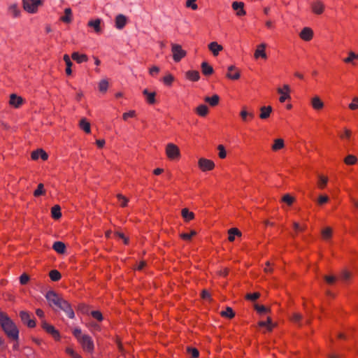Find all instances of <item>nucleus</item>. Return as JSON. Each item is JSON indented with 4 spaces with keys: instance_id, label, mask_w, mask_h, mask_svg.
Masks as SVG:
<instances>
[{
    "instance_id": "49",
    "label": "nucleus",
    "mask_w": 358,
    "mask_h": 358,
    "mask_svg": "<svg viewBox=\"0 0 358 358\" xmlns=\"http://www.w3.org/2000/svg\"><path fill=\"white\" fill-rule=\"evenodd\" d=\"M351 274L346 270H343L341 272L340 278L343 281H347L350 278Z\"/></svg>"
},
{
    "instance_id": "23",
    "label": "nucleus",
    "mask_w": 358,
    "mask_h": 358,
    "mask_svg": "<svg viewBox=\"0 0 358 358\" xmlns=\"http://www.w3.org/2000/svg\"><path fill=\"white\" fill-rule=\"evenodd\" d=\"M240 115L241 117V119L244 122H247L248 120V119H252L254 117V116H255L253 113L248 112L246 110V107L245 106L243 107V109H242V110L240 113Z\"/></svg>"
},
{
    "instance_id": "10",
    "label": "nucleus",
    "mask_w": 358,
    "mask_h": 358,
    "mask_svg": "<svg viewBox=\"0 0 358 358\" xmlns=\"http://www.w3.org/2000/svg\"><path fill=\"white\" fill-rule=\"evenodd\" d=\"M226 76L229 79L238 80L240 78L241 74L240 71L236 68L235 66L231 65L228 67V72Z\"/></svg>"
},
{
    "instance_id": "37",
    "label": "nucleus",
    "mask_w": 358,
    "mask_h": 358,
    "mask_svg": "<svg viewBox=\"0 0 358 358\" xmlns=\"http://www.w3.org/2000/svg\"><path fill=\"white\" fill-rule=\"evenodd\" d=\"M50 278L52 281H58L62 275L57 270H52L49 273Z\"/></svg>"
},
{
    "instance_id": "18",
    "label": "nucleus",
    "mask_w": 358,
    "mask_h": 358,
    "mask_svg": "<svg viewBox=\"0 0 358 358\" xmlns=\"http://www.w3.org/2000/svg\"><path fill=\"white\" fill-rule=\"evenodd\" d=\"M127 23V17L122 14H119L115 17V27L118 29H122Z\"/></svg>"
},
{
    "instance_id": "13",
    "label": "nucleus",
    "mask_w": 358,
    "mask_h": 358,
    "mask_svg": "<svg viewBox=\"0 0 358 358\" xmlns=\"http://www.w3.org/2000/svg\"><path fill=\"white\" fill-rule=\"evenodd\" d=\"M299 36L303 40L306 41H309L312 39L313 36V32L310 28L305 27L302 29V31L299 34Z\"/></svg>"
},
{
    "instance_id": "47",
    "label": "nucleus",
    "mask_w": 358,
    "mask_h": 358,
    "mask_svg": "<svg viewBox=\"0 0 358 358\" xmlns=\"http://www.w3.org/2000/svg\"><path fill=\"white\" fill-rule=\"evenodd\" d=\"M196 234V232L194 230H192L189 234L183 233V234H181L180 235V236L185 241H189L192 238V236H195Z\"/></svg>"
},
{
    "instance_id": "39",
    "label": "nucleus",
    "mask_w": 358,
    "mask_h": 358,
    "mask_svg": "<svg viewBox=\"0 0 358 358\" xmlns=\"http://www.w3.org/2000/svg\"><path fill=\"white\" fill-rule=\"evenodd\" d=\"M278 92L281 94V96L279 99V100L281 103L285 102V100L287 99H290L289 94L283 91V90L282 88H278Z\"/></svg>"
},
{
    "instance_id": "6",
    "label": "nucleus",
    "mask_w": 358,
    "mask_h": 358,
    "mask_svg": "<svg viewBox=\"0 0 358 358\" xmlns=\"http://www.w3.org/2000/svg\"><path fill=\"white\" fill-rule=\"evenodd\" d=\"M166 154L171 159H175L180 156V150L175 144L169 143L166 148Z\"/></svg>"
},
{
    "instance_id": "31",
    "label": "nucleus",
    "mask_w": 358,
    "mask_h": 358,
    "mask_svg": "<svg viewBox=\"0 0 358 358\" xmlns=\"http://www.w3.org/2000/svg\"><path fill=\"white\" fill-rule=\"evenodd\" d=\"M205 101L208 103L211 106H215L218 104L220 97L217 94H214L212 97L206 96L204 99Z\"/></svg>"
},
{
    "instance_id": "62",
    "label": "nucleus",
    "mask_w": 358,
    "mask_h": 358,
    "mask_svg": "<svg viewBox=\"0 0 358 358\" xmlns=\"http://www.w3.org/2000/svg\"><path fill=\"white\" fill-rule=\"evenodd\" d=\"M324 279L328 284H333L336 280V277L333 275H324Z\"/></svg>"
},
{
    "instance_id": "34",
    "label": "nucleus",
    "mask_w": 358,
    "mask_h": 358,
    "mask_svg": "<svg viewBox=\"0 0 358 358\" xmlns=\"http://www.w3.org/2000/svg\"><path fill=\"white\" fill-rule=\"evenodd\" d=\"M182 216L185 220V221L188 222L192 220L194 217V214L192 212L189 211L187 208H183L182 210Z\"/></svg>"
},
{
    "instance_id": "50",
    "label": "nucleus",
    "mask_w": 358,
    "mask_h": 358,
    "mask_svg": "<svg viewBox=\"0 0 358 358\" xmlns=\"http://www.w3.org/2000/svg\"><path fill=\"white\" fill-rule=\"evenodd\" d=\"M255 310L259 313H267L269 309L266 307H265L264 306H262V305H258V304H255Z\"/></svg>"
},
{
    "instance_id": "32",
    "label": "nucleus",
    "mask_w": 358,
    "mask_h": 358,
    "mask_svg": "<svg viewBox=\"0 0 358 358\" xmlns=\"http://www.w3.org/2000/svg\"><path fill=\"white\" fill-rule=\"evenodd\" d=\"M51 214L52 217L55 219L58 220L62 217L61 213V208L59 205L54 206L51 209Z\"/></svg>"
},
{
    "instance_id": "8",
    "label": "nucleus",
    "mask_w": 358,
    "mask_h": 358,
    "mask_svg": "<svg viewBox=\"0 0 358 358\" xmlns=\"http://www.w3.org/2000/svg\"><path fill=\"white\" fill-rule=\"evenodd\" d=\"M198 164H199V168L203 171H210V170L213 169L215 167V164L212 160L207 159L205 158L199 159V160L198 162Z\"/></svg>"
},
{
    "instance_id": "28",
    "label": "nucleus",
    "mask_w": 358,
    "mask_h": 358,
    "mask_svg": "<svg viewBox=\"0 0 358 358\" xmlns=\"http://www.w3.org/2000/svg\"><path fill=\"white\" fill-rule=\"evenodd\" d=\"M186 78L192 81H198L200 78V75L197 71H188L186 72Z\"/></svg>"
},
{
    "instance_id": "57",
    "label": "nucleus",
    "mask_w": 358,
    "mask_h": 358,
    "mask_svg": "<svg viewBox=\"0 0 358 358\" xmlns=\"http://www.w3.org/2000/svg\"><path fill=\"white\" fill-rule=\"evenodd\" d=\"M349 108L351 110H356L358 108V97H355L352 102L349 104Z\"/></svg>"
},
{
    "instance_id": "30",
    "label": "nucleus",
    "mask_w": 358,
    "mask_h": 358,
    "mask_svg": "<svg viewBox=\"0 0 358 358\" xmlns=\"http://www.w3.org/2000/svg\"><path fill=\"white\" fill-rule=\"evenodd\" d=\"M229 237L228 239L230 242H232L235 239V236H241V232L237 228H231L228 231Z\"/></svg>"
},
{
    "instance_id": "9",
    "label": "nucleus",
    "mask_w": 358,
    "mask_h": 358,
    "mask_svg": "<svg viewBox=\"0 0 358 358\" xmlns=\"http://www.w3.org/2000/svg\"><path fill=\"white\" fill-rule=\"evenodd\" d=\"M42 328L48 334H51L55 338L58 339L59 338V334L55 327L47 323L45 321L42 322Z\"/></svg>"
},
{
    "instance_id": "21",
    "label": "nucleus",
    "mask_w": 358,
    "mask_h": 358,
    "mask_svg": "<svg viewBox=\"0 0 358 358\" xmlns=\"http://www.w3.org/2000/svg\"><path fill=\"white\" fill-rule=\"evenodd\" d=\"M101 20L100 19L90 20L88 22V26L93 28L96 33H101Z\"/></svg>"
},
{
    "instance_id": "33",
    "label": "nucleus",
    "mask_w": 358,
    "mask_h": 358,
    "mask_svg": "<svg viewBox=\"0 0 358 358\" xmlns=\"http://www.w3.org/2000/svg\"><path fill=\"white\" fill-rule=\"evenodd\" d=\"M80 127L81 129H83L85 132L89 134L90 133L91 131V129H90V124L89 122L87 121V120L85 118H83L80 121Z\"/></svg>"
},
{
    "instance_id": "20",
    "label": "nucleus",
    "mask_w": 358,
    "mask_h": 358,
    "mask_svg": "<svg viewBox=\"0 0 358 358\" xmlns=\"http://www.w3.org/2000/svg\"><path fill=\"white\" fill-rule=\"evenodd\" d=\"M311 105L315 110H320L324 107V103L317 96H315L312 99Z\"/></svg>"
},
{
    "instance_id": "45",
    "label": "nucleus",
    "mask_w": 358,
    "mask_h": 358,
    "mask_svg": "<svg viewBox=\"0 0 358 358\" xmlns=\"http://www.w3.org/2000/svg\"><path fill=\"white\" fill-rule=\"evenodd\" d=\"M332 230L330 227H326L322 231V236L324 239L327 240L331 236Z\"/></svg>"
},
{
    "instance_id": "17",
    "label": "nucleus",
    "mask_w": 358,
    "mask_h": 358,
    "mask_svg": "<svg viewBox=\"0 0 358 358\" xmlns=\"http://www.w3.org/2000/svg\"><path fill=\"white\" fill-rule=\"evenodd\" d=\"M208 49L214 56H217L223 50V47L217 42H211L208 44Z\"/></svg>"
},
{
    "instance_id": "59",
    "label": "nucleus",
    "mask_w": 358,
    "mask_h": 358,
    "mask_svg": "<svg viewBox=\"0 0 358 358\" xmlns=\"http://www.w3.org/2000/svg\"><path fill=\"white\" fill-rule=\"evenodd\" d=\"M117 199H119L120 201H121V206H125L128 202V199L124 196L123 195L120 194H118L117 195Z\"/></svg>"
},
{
    "instance_id": "40",
    "label": "nucleus",
    "mask_w": 358,
    "mask_h": 358,
    "mask_svg": "<svg viewBox=\"0 0 358 358\" xmlns=\"http://www.w3.org/2000/svg\"><path fill=\"white\" fill-rule=\"evenodd\" d=\"M220 314L222 316L229 317V318H232L235 315L234 312L233 311L232 308L230 307H227L226 308V310L222 311Z\"/></svg>"
},
{
    "instance_id": "43",
    "label": "nucleus",
    "mask_w": 358,
    "mask_h": 358,
    "mask_svg": "<svg viewBox=\"0 0 358 358\" xmlns=\"http://www.w3.org/2000/svg\"><path fill=\"white\" fill-rule=\"evenodd\" d=\"M108 87V83L106 80H102L99 84V91L101 92H106Z\"/></svg>"
},
{
    "instance_id": "55",
    "label": "nucleus",
    "mask_w": 358,
    "mask_h": 358,
    "mask_svg": "<svg viewBox=\"0 0 358 358\" xmlns=\"http://www.w3.org/2000/svg\"><path fill=\"white\" fill-rule=\"evenodd\" d=\"M64 312H65V313L66 314V315L69 317V318H73L74 316H75V314H74V312L73 310V309L71 308V306H69L67 308H64V310H62Z\"/></svg>"
},
{
    "instance_id": "48",
    "label": "nucleus",
    "mask_w": 358,
    "mask_h": 358,
    "mask_svg": "<svg viewBox=\"0 0 358 358\" xmlns=\"http://www.w3.org/2000/svg\"><path fill=\"white\" fill-rule=\"evenodd\" d=\"M282 201L287 203L289 206H291L294 201V198L287 194L283 196Z\"/></svg>"
},
{
    "instance_id": "2",
    "label": "nucleus",
    "mask_w": 358,
    "mask_h": 358,
    "mask_svg": "<svg viewBox=\"0 0 358 358\" xmlns=\"http://www.w3.org/2000/svg\"><path fill=\"white\" fill-rule=\"evenodd\" d=\"M171 52L173 53V59L176 62H180L187 55L185 50H182V46L178 44H171Z\"/></svg>"
},
{
    "instance_id": "53",
    "label": "nucleus",
    "mask_w": 358,
    "mask_h": 358,
    "mask_svg": "<svg viewBox=\"0 0 358 358\" xmlns=\"http://www.w3.org/2000/svg\"><path fill=\"white\" fill-rule=\"evenodd\" d=\"M91 315H92V316L94 318L96 319L99 321H102L103 320L102 314L99 310H93V311H92Z\"/></svg>"
},
{
    "instance_id": "51",
    "label": "nucleus",
    "mask_w": 358,
    "mask_h": 358,
    "mask_svg": "<svg viewBox=\"0 0 358 358\" xmlns=\"http://www.w3.org/2000/svg\"><path fill=\"white\" fill-rule=\"evenodd\" d=\"M9 11L13 15V17H17L20 13V11L18 10L17 6L15 4L11 5L9 7Z\"/></svg>"
},
{
    "instance_id": "29",
    "label": "nucleus",
    "mask_w": 358,
    "mask_h": 358,
    "mask_svg": "<svg viewBox=\"0 0 358 358\" xmlns=\"http://www.w3.org/2000/svg\"><path fill=\"white\" fill-rule=\"evenodd\" d=\"M196 113L201 117H205L208 113V108L206 105L201 104L196 109Z\"/></svg>"
},
{
    "instance_id": "63",
    "label": "nucleus",
    "mask_w": 358,
    "mask_h": 358,
    "mask_svg": "<svg viewBox=\"0 0 358 358\" xmlns=\"http://www.w3.org/2000/svg\"><path fill=\"white\" fill-rule=\"evenodd\" d=\"M29 280V277L26 273H23L20 277V282L22 285H25Z\"/></svg>"
},
{
    "instance_id": "35",
    "label": "nucleus",
    "mask_w": 358,
    "mask_h": 358,
    "mask_svg": "<svg viewBox=\"0 0 358 358\" xmlns=\"http://www.w3.org/2000/svg\"><path fill=\"white\" fill-rule=\"evenodd\" d=\"M284 141L282 138H278L274 141V144L272 145V150L277 151L284 147Z\"/></svg>"
},
{
    "instance_id": "4",
    "label": "nucleus",
    "mask_w": 358,
    "mask_h": 358,
    "mask_svg": "<svg viewBox=\"0 0 358 358\" xmlns=\"http://www.w3.org/2000/svg\"><path fill=\"white\" fill-rule=\"evenodd\" d=\"M82 345L83 350L87 352H92L94 350V343L91 337L88 335H83L78 341Z\"/></svg>"
},
{
    "instance_id": "27",
    "label": "nucleus",
    "mask_w": 358,
    "mask_h": 358,
    "mask_svg": "<svg viewBox=\"0 0 358 358\" xmlns=\"http://www.w3.org/2000/svg\"><path fill=\"white\" fill-rule=\"evenodd\" d=\"M52 248L59 254H64L65 252L66 246L63 242L57 241L54 243Z\"/></svg>"
},
{
    "instance_id": "36",
    "label": "nucleus",
    "mask_w": 358,
    "mask_h": 358,
    "mask_svg": "<svg viewBox=\"0 0 358 358\" xmlns=\"http://www.w3.org/2000/svg\"><path fill=\"white\" fill-rule=\"evenodd\" d=\"M318 182L317 185L320 189H324L325 186L327 184L328 178L327 177L323 176H318Z\"/></svg>"
},
{
    "instance_id": "64",
    "label": "nucleus",
    "mask_w": 358,
    "mask_h": 358,
    "mask_svg": "<svg viewBox=\"0 0 358 358\" xmlns=\"http://www.w3.org/2000/svg\"><path fill=\"white\" fill-rule=\"evenodd\" d=\"M69 306H70V304L68 303V301L62 299L57 308H59L61 310H64V308H67Z\"/></svg>"
},
{
    "instance_id": "11",
    "label": "nucleus",
    "mask_w": 358,
    "mask_h": 358,
    "mask_svg": "<svg viewBox=\"0 0 358 358\" xmlns=\"http://www.w3.org/2000/svg\"><path fill=\"white\" fill-rule=\"evenodd\" d=\"M311 8L314 13L320 15L324 11V5L321 1L317 0L311 3Z\"/></svg>"
},
{
    "instance_id": "24",
    "label": "nucleus",
    "mask_w": 358,
    "mask_h": 358,
    "mask_svg": "<svg viewBox=\"0 0 358 358\" xmlns=\"http://www.w3.org/2000/svg\"><path fill=\"white\" fill-rule=\"evenodd\" d=\"M201 71L205 76H210L213 73V67L208 62H203L201 65Z\"/></svg>"
},
{
    "instance_id": "25",
    "label": "nucleus",
    "mask_w": 358,
    "mask_h": 358,
    "mask_svg": "<svg viewBox=\"0 0 358 358\" xmlns=\"http://www.w3.org/2000/svg\"><path fill=\"white\" fill-rule=\"evenodd\" d=\"M143 94L148 103L153 104L155 103V92H150L147 89H145L143 91Z\"/></svg>"
},
{
    "instance_id": "5",
    "label": "nucleus",
    "mask_w": 358,
    "mask_h": 358,
    "mask_svg": "<svg viewBox=\"0 0 358 358\" xmlns=\"http://www.w3.org/2000/svg\"><path fill=\"white\" fill-rule=\"evenodd\" d=\"M45 298L48 300L49 305L52 307L53 306L58 307L60 301L62 300V297H60L55 292L52 290L47 292Z\"/></svg>"
},
{
    "instance_id": "22",
    "label": "nucleus",
    "mask_w": 358,
    "mask_h": 358,
    "mask_svg": "<svg viewBox=\"0 0 358 358\" xmlns=\"http://www.w3.org/2000/svg\"><path fill=\"white\" fill-rule=\"evenodd\" d=\"M71 57L73 60H75L76 62H78L79 64L87 61V56L86 55H85V54L80 55L77 52H74L72 54Z\"/></svg>"
},
{
    "instance_id": "60",
    "label": "nucleus",
    "mask_w": 358,
    "mask_h": 358,
    "mask_svg": "<svg viewBox=\"0 0 358 358\" xmlns=\"http://www.w3.org/2000/svg\"><path fill=\"white\" fill-rule=\"evenodd\" d=\"M136 115V112L134 110H130L127 113H124L122 115V118L124 120H127L129 117H133Z\"/></svg>"
},
{
    "instance_id": "7",
    "label": "nucleus",
    "mask_w": 358,
    "mask_h": 358,
    "mask_svg": "<svg viewBox=\"0 0 358 358\" xmlns=\"http://www.w3.org/2000/svg\"><path fill=\"white\" fill-rule=\"evenodd\" d=\"M20 317L22 322L27 325L29 328H33L36 326L34 320L31 319L30 313L27 311L22 310L20 312Z\"/></svg>"
},
{
    "instance_id": "42",
    "label": "nucleus",
    "mask_w": 358,
    "mask_h": 358,
    "mask_svg": "<svg viewBox=\"0 0 358 358\" xmlns=\"http://www.w3.org/2000/svg\"><path fill=\"white\" fill-rule=\"evenodd\" d=\"M353 59H358V55L351 51L349 52V56L343 59V62L345 63H352Z\"/></svg>"
},
{
    "instance_id": "61",
    "label": "nucleus",
    "mask_w": 358,
    "mask_h": 358,
    "mask_svg": "<svg viewBox=\"0 0 358 358\" xmlns=\"http://www.w3.org/2000/svg\"><path fill=\"white\" fill-rule=\"evenodd\" d=\"M329 201V197L326 195H320L317 199V203L320 205H322Z\"/></svg>"
},
{
    "instance_id": "56",
    "label": "nucleus",
    "mask_w": 358,
    "mask_h": 358,
    "mask_svg": "<svg viewBox=\"0 0 358 358\" xmlns=\"http://www.w3.org/2000/svg\"><path fill=\"white\" fill-rule=\"evenodd\" d=\"M196 0H187L186 2V6L191 8L192 10H196L198 8L197 5L195 3Z\"/></svg>"
},
{
    "instance_id": "3",
    "label": "nucleus",
    "mask_w": 358,
    "mask_h": 358,
    "mask_svg": "<svg viewBox=\"0 0 358 358\" xmlns=\"http://www.w3.org/2000/svg\"><path fill=\"white\" fill-rule=\"evenodd\" d=\"M22 3L24 9L30 13H36L42 3L41 0H23Z\"/></svg>"
},
{
    "instance_id": "54",
    "label": "nucleus",
    "mask_w": 358,
    "mask_h": 358,
    "mask_svg": "<svg viewBox=\"0 0 358 358\" xmlns=\"http://www.w3.org/2000/svg\"><path fill=\"white\" fill-rule=\"evenodd\" d=\"M217 149L219 150V157L221 159H224L226 157L227 152L224 149V147L222 145H219L217 147Z\"/></svg>"
},
{
    "instance_id": "58",
    "label": "nucleus",
    "mask_w": 358,
    "mask_h": 358,
    "mask_svg": "<svg viewBox=\"0 0 358 358\" xmlns=\"http://www.w3.org/2000/svg\"><path fill=\"white\" fill-rule=\"evenodd\" d=\"M163 81L166 85H170L173 81V77L171 74H169L164 77Z\"/></svg>"
},
{
    "instance_id": "44",
    "label": "nucleus",
    "mask_w": 358,
    "mask_h": 358,
    "mask_svg": "<svg viewBox=\"0 0 358 358\" xmlns=\"http://www.w3.org/2000/svg\"><path fill=\"white\" fill-rule=\"evenodd\" d=\"M187 352L191 355L192 358H197L199 356V352L196 348L187 347Z\"/></svg>"
},
{
    "instance_id": "15",
    "label": "nucleus",
    "mask_w": 358,
    "mask_h": 358,
    "mask_svg": "<svg viewBox=\"0 0 358 358\" xmlns=\"http://www.w3.org/2000/svg\"><path fill=\"white\" fill-rule=\"evenodd\" d=\"M23 103V99L21 96H17L15 94H12L10 96L9 103L15 108H19Z\"/></svg>"
},
{
    "instance_id": "46",
    "label": "nucleus",
    "mask_w": 358,
    "mask_h": 358,
    "mask_svg": "<svg viewBox=\"0 0 358 358\" xmlns=\"http://www.w3.org/2000/svg\"><path fill=\"white\" fill-rule=\"evenodd\" d=\"M45 193L44 186L42 183L38 185V188L34 191V195L35 196H39Z\"/></svg>"
},
{
    "instance_id": "52",
    "label": "nucleus",
    "mask_w": 358,
    "mask_h": 358,
    "mask_svg": "<svg viewBox=\"0 0 358 358\" xmlns=\"http://www.w3.org/2000/svg\"><path fill=\"white\" fill-rule=\"evenodd\" d=\"M260 296V294L259 292H255L253 294H248L245 296V299L250 301H255Z\"/></svg>"
},
{
    "instance_id": "26",
    "label": "nucleus",
    "mask_w": 358,
    "mask_h": 358,
    "mask_svg": "<svg viewBox=\"0 0 358 358\" xmlns=\"http://www.w3.org/2000/svg\"><path fill=\"white\" fill-rule=\"evenodd\" d=\"M60 20L65 23H70L72 21V11L70 8L64 10V15L61 17Z\"/></svg>"
},
{
    "instance_id": "1",
    "label": "nucleus",
    "mask_w": 358,
    "mask_h": 358,
    "mask_svg": "<svg viewBox=\"0 0 358 358\" xmlns=\"http://www.w3.org/2000/svg\"><path fill=\"white\" fill-rule=\"evenodd\" d=\"M0 325L8 338L17 341L19 338V330L16 324L7 314L1 311H0Z\"/></svg>"
},
{
    "instance_id": "19",
    "label": "nucleus",
    "mask_w": 358,
    "mask_h": 358,
    "mask_svg": "<svg viewBox=\"0 0 358 358\" xmlns=\"http://www.w3.org/2000/svg\"><path fill=\"white\" fill-rule=\"evenodd\" d=\"M272 107L271 106H262L260 108V115L259 117L262 120H266L268 117H269L271 112H272Z\"/></svg>"
},
{
    "instance_id": "14",
    "label": "nucleus",
    "mask_w": 358,
    "mask_h": 358,
    "mask_svg": "<svg viewBox=\"0 0 358 358\" xmlns=\"http://www.w3.org/2000/svg\"><path fill=\"white\" fill-rule=\"evenodd\" d=\"M39 157L43 160H46L48 158V155L43 149H38L31 152V159L33 160H37Z\"/></svg>"
},
{
    "instance_id": "16",
    "label": "nucleus",
    "mask_w": 358,
    "mask_h": 358,
    "mask_svg": "<svg viewBox=\"0 0 358 358\" xmlns=\"http://www.w3.org/2000/svg\"><path fill=\"white\" fill-rule=\"evenodd\" d=\"M232 8L236 11L238 16H242L245 15L244 10V3L243 2L234 1L232 3Z\"/></svg>"
},
{
    "instance_id": "38",
    "label": "nucleus",
    "mask_w": 358,
    "mask_h": 358,
    "mask_svg": "<svg viewBox=\"0 0 358 358\" xmlns=\"http://www.w3.org/2000/svg\"><path fill=\"white\" fill-rule=\"evenodd\" d=\"M259 326L261 327H266L268 331H271L273 326L271 324V319L268 317L267 321H261L259 322Z\"/></svg>"
},
{
    "instance_id": "41",
    "label": "nucleus",
    "mask_w": 358,
    "mask_h": 358,
    "mask_svg": "<svg viewBox=\"0 0 358 358\" xmlns=\"http://www.w3.org/2000/svg\"><path fill=\"white\" fill-rule=\"evenodd\" d=\"M357 161V157L352 155H348L344 159L345 163L348 165H353L356 164Z\"/></svg>"
},
{
    "instance_id": "12",
    "label": "nucleus",
    "mask_w": 358,
    "mask_h": 358,
    "mask_svg": "<svg viewBox=\"0 0 358 358\" xmlns=\"http://www.w3.org/2000/svg\"><path fill=\"white\" fill-rule=\"evenodd\" d=\"M266 47V45L265 43H261L260 45H257L254 55L255 59H258L259 57L263 59L267 58L266 54L265 52Z\"/></svg>"
}]
</instances>
